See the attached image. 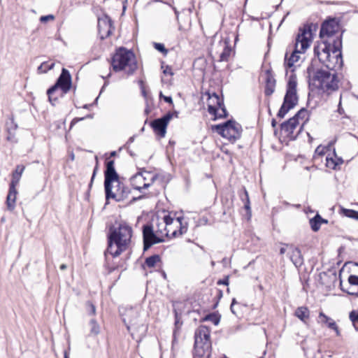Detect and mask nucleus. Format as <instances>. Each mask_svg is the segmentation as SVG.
I'll return each mask as SVG.
<instances>
[{"mask_svg": "<svg viewBox=\"0 0 358 358\" xmlns=\"http://www.w3.org/2000/svg\"><path fill=\"white\" fill-rule=\"evenodd\" d=\"M341 45V39L338 37L336 40H333V43L327 40L315 46L314 53L327 69L336 71L343 65Z\"/></svg>", "mask_w": 358, "mask_h": 358, "instance_id": "obj_1", "label": "nucleus"}, {"mask_svg": "<svg viewBox=\"0 0 358 358\" xmlns=\"http://www.w3.org/2000/svg\"><path fill=\"white\" fill-rule=\"evenodd\" d=\"M104 174L106 200L113 199L120 201L127 199L130 193V190L120 181L119 176L115 169V162L113 160H109L106 162V169Z\"/></svg>", "mask_w": 358, "mask_h": 358, "instance_id": "obj_2", "label": "nucleus"}, {"mask_svg": "<svg viewBox=\"0 0 358 358\" xmlns=\"http://www.w3.org/2000/svg\"><path fill=\"white\" fill-rule=\"evenodd\" d=\"M133 230L127 223H121L117 228H111L108 235L107 252L113 257L119 256L130 245Z\"/></svg>", "mask_w": 358, "mask_h": 358, "instance_id": "obj_3", "label": "nucleus"}, {"mask_svg": "<svg viewBox=\"0 0 358 358\" xmlns=\"http://www.w3.org/2000/svg\"><path fill=\"white\" fill-rule=\"evenodd\" d=\"M314 31H315V26L313 24H305L299 29L294 50L289 56L288 52L285 54V65L286 67L292 68L299 61L301 54L304 53L312 43Z\"/></svg>", "mask_w": 358, "mask_h": 358, "instance_id": "obj_4", "label": "nucleus"}, {"mask_svg": "<svg viewBox=\"0 0 358 358\" xmlns=\"http://www.w3.org/2000/svg\"><path fill=\"white\" fill-rule=\"evenodd\" d=\"M309 83L324 91L336 90L338 87V80L335 71L329 69H315L310 64L307 69Z\"/></svg>", "mask_w": 358, "mask_h": 358, "instance_id": "obj_5", "label": "nucleus"}, {"mask_svg": "<svg viewBox=\"0 0 358 358\" xmlns=\"http://www.w3.org/2000/svg\"><path fill=\"white\" fill-rule=\"evenodd\" d=\"M111 66L117 72L124 71L127 74H133L138 68L135 55L124 48H120L112 57Z\"/></svg>", "mask_w": 358, "mask_h": 358, "instance_id": "obj_6", "label": "nucleus"}, {"mask_svg": "<svg viewBox=\"0 0 358 358\" xmlns=\"http://www.w3.org/2000/svg\"><path fill=\"white\" fill-rule=\"evenodd\" d=\"M210 352V331L206 326H200L194 334V358H209Z\"/></svg>", "mask_w": 358, "mask_h": 358, "instance_id": "obj_7", "label": "nucleus"}, {"mask_svg": "<svg viewBox=\"0 0 358 358\" xmlns=\"http://www.w3.org/2000/svg\"><path fill=\"white\" fill-rule=\"evenodd\" d=\"M183 217H178L173 218L169 215L163 217L162 224L164 225V230H157L162 236L178 237L185 234L187 231V224L182 223Z\"/></svg>", "mask_w": 358, "mask_h": 358, "instance_id": "obj_8", "label": "nucleus"}, {"mask_svg": "<svg viewBox=\"0 0 358 358\" xmlns=\"http://www.w3.org/2000/svg\"><path fill=\"white\" fill-rule=\"evenodd\" d=\"M296 85V77L295 75H292L289 78L287 92L284 97L283 103L278 113V117L280 118L284 117L289 110L297 104Z\"/></svg>", "mask_w": 358, "mask_h": 358, "instance_id": "obj_9", "label": "nucleus"}, {"mask_svg": "<svg viewBox=\"0 0 358 358\" xmlns=\"http://www.w3.org/2000/svg\"><path fill=\"white\" fill-rule=\"evenodd\" d=\"M71 87V76L68 70L66 69H63L62 71V73L58 78L55 84L49 88L47 91V94L48 95V99L52 105H55L56 102L58 100V96H55V94L59 88L61 89V93L59 94L60 96H62L64 94H66Z\"/></svg>", "mask_w": 358, "mask_h": 358, "instance_id": "obj_10", "label": "nucleus"}, {"mask_svg": "<svg viewBox=\"0 0 358 358\" xmlns=\"http://www.w3.org/2000/svg\"><path fill=\"white\" fill-rule=\"evenodd\" d=\"M123 322L131 335H133L134 332H145L146 330L143 320L141 316V308L139 307L127 309L124 313Z\"/></svg>", "mask_w": 358, "mask_h": 358, "instance_id": "obj_11", "label": "nucleus"}, {"mask_svg": "<svg viewBox=\"0 0 358 358\" xmlns=\"http://www.w3.org/2000/svg\"><path fill=\"white\" fill-rule=\"evenodd\" d=\"M215 129L222 137L228 139L231 143L235 142L241 137L242 131L241 126L233 120H229L223 124L215 125Z\"/></svg>", "mask_w": 358, "mask_h": 358, "instance_id": "obj_12", "label": "nucleus"}, {"mask_svg": "<svg viewBox=\"0 0 358 358\" xmlns=\"http://www.w3.org/2000/svg\"><path fill=\"white\" fill-rule=\"evenodd\" d=\"M208 111L215 119L225 117L227 115L223 101L215 93L208 94Z\"/></svg>", "mask_w": 358, "mask_h": 358, "instance_id": "obj_13", "label": "nucleus"}, {"mask_svg": "<svg viewBox=\"0 0 358 358\" xmlns=\"http://www.w3.org/2000/svg\"><path fill=\"white\" fill-rule=\"evenodd\" d=\"M339 29V25L337 21L334 19H331L324 22L322 24L320 31V37L322 41H330L333 43V40H336L337 37L341 39V36L337 34Z\"/></svg>", "mask_w": 358, "mask_h": 358, "instance_id": "obj_14", "label": "nucleus"}, {"mask_svg": "<svg viewBox=\"0 0 358 358\" xmlns=\"http://www.w3.org/2000/svg\"><path fill=\"white\" fill-rule=\"evenodd\" d=\"M143 236L144 250H148L154 244L164 241V237L162 236L160 233H157V230L155 231L153 227L150 224L143 226Z\"/></svg>", "mask_w": 358, "mask_h": 358, "instance_id": "obj_15", "label": "nucleus"}, {"mask_svg": "<svg viewBox=\"0 0 358 358\" xmlns=\"http://www.w3.org/2000/svg\"><path fill=\"white\" fill-rule=\"evenodd\" d=\"M114 29L113 22L109 16L103 14L98 17V33L101 40L110 36Z\"/></svg>", "mask_w": 358, "mask_h": 358, "instance_id": "obj_16", "label": "nucleus"}, {"mask_svg": "<svg viewBox=\"0 0 358 358\" xmlns=\"http://www.w3.org/2000/svg\"><path fill=\"white\" fill-rule=\"evenodd\" d=\"M171 118L172 115L171 113H167L164 117L152 121L151 126L155 133L161 137H164L166 132L167 124Z\"/></svg>", "mask_w": 358, "mask_h": 358, "instance_id": "obj_17", "label": "nucleus"}, {"mask_svg": "<svg viewBox=\"0 0 358 358\" xmlns=\"http://www.w3.org/2000/svg\"><path fill=\"white\" fill-rule=\"evenodd\" d=\"M157 178V174L152 172L143 171L140 173H136L134 178V180H137L138 182L143 181V187H136L137 189H141L142 188L146 189L149 187Z\"/></svg>", "mask_w": 358, "mask_h": 358, "instance_id": "obj_18", "label": "nucleus"}, {"mask_svg": "<svg viewBox=\"0 0 358 358\" xmlns=\"http://www.w3.org/2000/svg\"><path fill=\"white\" fill-rule=\"evenodd\" d=\"M317 322L318 324H320L321 325H326L329 329L334 330L337 336H340L341 335V331L336 322L332 318L325 315L323 312H320L319 313Z\"/></svg>", "mask_w": 358, "mask_h": 358, "instance_id": "obj_19", "label": "nucleus"}, {"mask_svg": "<svg viewBox=\"0 0 358 358\" xmlns=\"http://www.w3.org/2000/svg\"><path fill=\"white\" fill-rule=\"evenodd\" d=\"M288 256L296 267H300L303 264V258L298 248L292 245Z\"/></svg>", "mask_w": 358, "mask_h": 358, "instance_id": "obj_20", "label": "nucleus"}, {"mask_svg": "<svg viewBox=\"0 0 358 358\" xmlns=\"http://www.w3.org/2000/svg\"><path fill=\"white\" fill-rule=\"evenodd\" d=\"M17 191L16 186L10 185L8 194L6 198L7 208L10 211H13L15 207Z\"/></svg>", "mask_w": 358, "mask_h": 358, "instance_id": "obj_21", "label": "nucleus"}, {"mask_svg": "<svg viewBox=\"0 0 358 358\" xmlns=\"http://www.w3.org/2000/svg\"><path fill=\"white\" fill-rule=\"evenodd\" d=\"M266 86L264 93L266 96H271L275 91V79L269 71H266Z\"/></svg>", "mask_w": 358, "mask_h": 358, "instance_id": "obj_22", "label": "nucleus"}, {"mask_svg": "<svg viewBox=\"0 0 358 358\" xmlns=\"http://www.w3.org/2000/svg\"><path fill=\"white\" fill-rule=\"evenodd\" d=\"M298 124L299 122L295 120V118L292 117L281 124V130L284 131L287 136L292 137Z\"/></svg>", "mask_w": 358, "mask_h": 358, "instance_id": "obj_23", "label": "nucleus"}, {"mask_svg": "<svg viewBox=\"0 0 358 358\" xmlns=\"http://www.w3.org/2000/svg\"><path fill=\"white\" fill-rule=\"evenodd\" d=\"M294 315L306 324L310 317V310L306 306H300L296 309Z\"/></svg>", "mask_w": 358, "mask_h": 358, "instance_id": "obj_24", "label": "nucleus"}, {"mask_svg": "<svg viewBox=\"0 0 358 358\" xmlns=\"http://www.w3.org/2000/svg\"><path fill=\"white\" fill-rule=\"evenodd\" d=\"M24 166L23 165H17L16 166L15 170L13 171L12 174V180L10 185L17 186L20 180L21 176L22 175L23 171H24Z\"/></svg>", "mask_w": 358, "mask_h": 358, "instance_id": "obj_25", "label": "nucleus"}, {"mask_svg": "<svg viewBox=\"0 0 358 358\" xmlns=\"http://www.w3.org/2000/svg\"><path fill=\"white\" fill-rule=\"evenodd\" d=\"M310 224L313 231H317L322 224L321 216L317 214L313 218L310 220Z\"/></svg>", "mask_w": 358, "mask_h": 358, "instance_id": "obj_26", "label": "nucleus"}, {"mask_svg": "<svg viewBox=\"0 0 358 358\" xmlns=\"http://www.w3.org/2000/svg\"><path fill=\"white\" fill-rule=\"evenodd\" d=\"M159 262L160 257L158 255H155L145 259V265L148 268H153Z\"/></svg>", "mask_w": 358, "mask_h": 358, "instance_id": "obj_27", "label": "nucleus"}, {"mask_svg": "<svg viewBox=\"0 0 358 358\" xmlns=\"http://www.w3.org/2000/svg\"><path fill=\"white\" fill-rule=\"evenodd\" d=\"M231 52V48L226 44L222 53L220 55L219 62H227L229 60Z\"/></svg>", "mask_w": 358, "mask_h": 358, "instance_id": "obj_28", "label": "nucleus"}, {"mask_svg": "<svg viewBox=\"0 0 358 358\" xmlns=\"http://www.w3.org/2000/svg\"><path fill=\"white\" fill-rule=\"evenodd\" d=\"M17 128V124L15 122L14 120L12 119L10 123H8V132L9 134L7 139L8 141H13L14 138V134H12L13 131H15Z\"/></svg>", "mask_w": 358, "mask_h": 358, "instance_id": "obj_29", "label": "nucleus"}, {"mask_svg": "<svg viewBox=\"0 0 358 358\" xmlns=\"http://www.w3.org/2000/svg\"><path fill=\"white\" fill-rule=\"evenodd\" d=\"M90 335L96 336L100 332V327L95 320H91L90 322Z\"/></svg>", "mask_w": 358, "mask_h": 358, "instance_id": "obj_30", "label": "nucleus"}, {"mask_svg": "<svg viewBox=\"0 0 358 358\" xmlns=\"http://www.w3.org/2000/svg\"><path fill=\"white\" fill-rule=\"evenodd\" d=\"M349 318L352 322V324L356 331H358V311L352 310L350 313Z\"/></svg>", "mask_w": 358, "mask_h": 358, "instance_id": "obj_31", "label": "nucleus"}, {"mask_svg": "<svg viewBox=\"0 0 358 358\" xmlns=\"http://www.w3.org/2000/svg\"><path fill=\"white\" fill-rule=\"evenodd\" d=\"M343 163V160L341 159L340 162H336V159H334L332 158L329 159L327 157V166L329 168L336 169L338 166L341 165Z\"/></svg>", "mask_w": 358, "mask_h": 358, "instance_id": "obj_32", "label": "nucleus"}, {"mask_svg": "<svg viewBox=\"0 0 358 358\" xmlns=\"http://www.w3.org/2000/svg\"><path fill=\"white\" fill-rule=\"evenodd\" d=\"M241 198L245 203V208L247 210H250L249 195L245 189H244L243 195L241 196Z\"/></svg>", "mask_w": 358, "mask_h": 358, "instance_id": "obj_33", "label": "nucleus"}, {"mask_svg": "<svg viewBox=\"0 0 358 358\" xmlns=\"http://www.w3.org/2000/svg\"><path fill=\"white\" fill-rule=\"evenodd\" d=\"M307 110L302 108L292 118H295V120L299 122V119L303 120L307 116Z\"/></svg>", "mask_w": 358, "mask_h": 358, "instance_id": "obj_34", "label": "nucleus"}, {"mask_svg": "<svg viewBox=\"0 0 358 358\" xmlns=\"http://www.w3.org/2000/svg\"><path fill=\"white\" fill-rule=\"evenodd\" d=\"M53 66L54 64L48 66V64L46 62H43L38 66V71L39 73H46L48 70L52 69Z\"/></svg>", "mask_w": 358, "mask_h": 358, "instance_id": "obj_35", "label": "nucleus"}, {"mask_svg": "<svg viewBox=\"0 0 358 358\" xmlns=\"http://www.w3.org/2000/svg\"><path fill=\"white\" fill-rule=\"evenodd\" d=\"M292 245L282 244L280 248V254L284 255L286 253L287 255H289V253L290 252V250L292 249Z\"/></svg>", "mask_w": 358, "mask_h": 358, "instance_id": "obj_36", "label": "nucleus"}, {"mask_svg": "<svg viewBox=\"0 0 358 358\" xmlns=\"http://www.w3.org/2000/svg\"><path fill=\"white\" fill-rule=\"evenodd\" d=\"M345 215L348 217L358 220V211L354 210H345Z\"/></svg>", "mask_w": 358, "mask_h": 358, "instance_id": "obj_37", "label": "nucleus"}, {"mask_svg": "<svg viewBox=\"0 0 358 358\" xmlns=\"http://www.w3.org/2000/svg\"><path fill=\"white\" fill-rule=\"evenodd\" d=\"M154 46L156 50H157L158 51L164 53V55H166L167 53V50L165 48L164 44L162 43H155L154 44Z\"/></svg>", "mask_w": 358, "mask_h": 358, "instance_id": "obj_38", "label": "nucleus"}, {"mask_svg": "<svg viewBox=\"0 0 358 358\" xmlns=\"http://www.w3.org/2000/svg\"><path fill=\"white\" fill-rule=\"evenodd\" d=\"M86 306H87V310L89 311L90 314L95 315L96 308L93 303H92L90 301H87L86 303Z\"/></svg>", "mask_w": 358, "mask_h": 358, "instance_id": "obj_39", "label": "nucleus"}, {"mask_svg": "<svg viewBox=\"0 0 358 358\" xmlns=\"http://www.w3.org/2000/svg\"><path fill=\"white\" fill-rule=\"evenodd\" d=\"M348 282L352 285H358V276L350 275L348 278Z\"/></svg>", "mask_w": 358, "mask_h": 358, "instance_id": "obj_40", "label": "nucleus"}, {"mask_svg": "<svg viewBox=\"0 0 358 358\" xmlns=\"http://www.w3.org/2000/svg\"><path fill=\"white\" fill-rule=\"evenodd\" d=\"M54 19H55V17L52 15H43L40 17V21L41 22H47L48 21L52 20Z\"/></svg>", "mask_w": 358, "mask_h": 358, "instance_id": "obj_41", "label": "nucleus"}, {"mask_svg": "<svg viewBox=\"0 0 358 358\" xmlns=\"http://www.w3.org/2000/svg\"><path fill=\"white\" fill-rule=\"evenodd\" d=\"M96 164L94 169V171H93V174H92V178H91V181H90V187H91V186L92 185V182H93V180H94V178L96 174V172L98 171V159L97 157H96Z\"/></svg>", "mask_w": 358, "mask_h": 358, "instance_id": "obj_42", "label": "nucleus"}, {"mask_svg": "<svg viewBox=\"0 0 358 358\" xmlns=\"http://www.w3.org/2000/svg\"><path fill=\"white\" fill-rule=\"evenodd\" d=\"M159 97L163 99L166 102H167L169 103H173V100L171 96H164V95H163V94L162 92H160V94H159Z\"/></svg>", "mask_w": 358, "mask_h": 358, "instance_id": "obj_43", "label": "nucleus"}, {"mask_svg": "<svg viewBox=\"0 0 358 358\" xmlns=\"http://www.w3.org/2000/svg\"><path fill=\"white\" fill-rule=\"evenodd\" d=\"M325 150V147H323L322 145H319L316 150H315V152L317 154H318L319 155H322L324 154V151Z\"/></svg>", "mask_w": 358, "mask_h": 358, "instance_id": "obj_44", "label": "nucleus"}, {"mask_svg": "<svg viewBox=\"0 0 358 358\" xmlns=\"http://www.w3.org/2000/svg\"><path fill=\"white\" fill-rule=\"evenodd\" d=\"M219 285H229V276H227L223 280H220L217 282Z\"/></svg>", "mask_w": 358, "mask_h": 358, "instance_id": "obj_45", "label": "nucleus"}, {"mask_svg": "<svg viewBox=\"0 0 358 358\" xmlns=\"http://www.w3.org/2000/svg\"><path fill=\"white\" fill-rule=\"evenodd\" d=\"M237 303V301L236 300V299H232V301H231V306H230V309L231 310V312L234 313V314H236L235 310H234V306L235 304Z\"/></svg>", "mask_w": 358, "mask_h": 358, "instance_id": "obj_46", "label": "nucleus"}, {"mask_svg": "<svg viewBox=\"0 0 358 358\" xmlns=\"http://www.w3.org/2000/svg\"><path fill=\"white\" fill-rule=\"evenodd\" d=\"M164 74H169V75H172L173 73L171 71V69L169 67V66H166V69L164 70Z\"/></svg>", "mask_w": 358, "mask_h": 358, "instance_id": "obj_47", "label": "nucleus"}, {"mask_svg": "<svg viewBox=\"0 0 358 358\" xmlns=\"http://www.w3.org/2000/svg\"><path fill=\"white\" fill-rule=\"evenodd\" d=\"M164 225H165L164 224H162V222L161 223H159V224H157L158 228H157V230H159V229H161V230H164Z\"/></svg>", "mask_w": 358, "mask_h": 358, "instance_id": "obj_48", "label": "nucleus"}, {"mask_svg": "<svg viewBox=\"0 0 358 358\" xmlns=\"http://www.w3.org/2000/svg\"><path fill=\"white\" fill-rule=\"evenodd\" d=\"M83 119H84L83 117V118H80V119H78V118L73 119L72 120V122H71V126H72L73 124H75V123L78 122V121L82 120Z\"/></svg>", "mask_w": 358, "mask_h": 358, "instance_id": "obj_49", "label": "nucleus"}, {"mask_svg": "<svg viewBox=\"0 0 358 358\" xmlns=\"http://www.w3.org/2000/svg\"><path fill=\"white\" fill-rule=\"evenodd\" d=\"M66 267H67L66 265L63 264L60 266V269L64 271L66 268Z\"/></svg>", "mask_w": 358, "mask_h": 358, "instance_id": "obj_50", "label": "nucleus"}, {"mask_svg": "<svg viewBox=\"0 0 358 358\" xmlns=\"http://www.w3.org/2000/svg\"><path fill=\"white\" fill-rule=\"evenodd\" d=\"M271 124H272V127H275L276 126L277 122H276L275 120H274V119H273V120H272V122H271Z\"/></svg>", "mask_w": 358, "mask_h": 358, "instance_id": "obj_51", "label": "nucleus"}, {"mask_svg": "<svg viewBox=\"0 0 358 358\" xmlns=\"http://www.w3.org/2000/svg\"><path fill=\"white\" fill-rule=\"evenodd\" d=\"M348 293L349 294H352V295H354V294H355V295H356V296L358 297V292H357V293H354V292H348Z\"/></svg>", "mask_w": 358, "mask_h": 358, "instance_id": "obj_52", "label": "nucleus"}, {"mask_svg": "<svg viewBox=\"0 0 358 358\" xmlns=\"http://www.w3.org/2000/svg\"><path fill=\"white\" fill-rule=\"evenodd\" d=\"M115 155H116V152L115 151H113V152H110V156L111 157L115 156Z\"/></svg>", "mask_w": 358, "mask_h": 358, "instance_id": "obj_53", "label": "nucleus"}, {"mask_svg": "<svg viewBox=\"0 0 358 358\" xmlns=\"http://www.w3.org/2000/svg\"><path fill=\"white\" fill-rule=\"evenodd\" d=\"M327 220H324V219L322 218V223H327Z\"/></svg>", "mask_w": 358, "mask_h": 358, "instance_id": "obj_54", "label": "nucleus"}, {"mask_svg": "<svg viewBox=\"0 0 358 358\" xmlns=\"http://www.w3.org/2000/svg\"><path fill=\"white\" fill-rule=\"evenodd\" d=\"M64 358H69L66 352H65V353H64Z\"/></svg>", "mask_w": 358, "mask_h": 358, "instance_id": "obj_55", "label": "nucleus"}, {"mask_svg": "<svg viewBox=\"0 0 358 358\" xmlns=\"http://www.w3.org/2000/svg\"><path fill=\"white\" fill-rule=\"evenodd\" d=\"M342 111H343V109H342V108H338V112H339V113H341H341H342Z\"/></svg>", "mask_w": 358, "mask_h": 358, "instance_id": "obj_56", "label": "nucleus"}, {"mask_svg": "<svg viewBox=\"0 0 358 358\" xmlns=\"http://www.w3.org/2000/svg\"><path fill=\"white\" fill-rule=\"evenodd\" d=\"M218 113H222V110L220 107H218Z\"/></svg>", "mask_w": 358, "mask_h": 358, "instance_id": "obj_57", "label": "nucleus"}, {"mask_svg": "<svg viewBox=\"0 0 358 358\" xmlns=\"http://www.w3.org/2000/svg\"><path fill=\"white\" fill-rule=\"evenodd\" d=\"M341 159H341V158H337V159H336V162H340V160H341Z\"/></svg>", "mask_w": 358, "mask_h": 358, "instance_id": "obj_58", "label": "nucleus"}, {"mask_svg": "<svg viewBox=\"0 0 358 358\" xmlns=\"http://www.w3.org/2000/svg\"><path fill=\"white\" fill-rule=\"evenodd\" d=\"M214 323H215V324H217V323H218V320H215L214 321Z\"/></svg>", "mask_w": 358, "mask_h": 358, "instance_id": "obj_59", "label": "nucleus"}, {"mask_svg": "<svg viewBox=\"0 0 358 358\" xmlns=\"http://www.w3.org/2000/svg\"><path fill=\"white\" fill-rule=\"evenodd\" d=\"M71 159H72V160H73V159H74V155H73V154L71 156Z\"/></svg>", "mask_w": 358, "mask_h": 358, "instance_id": "obj_60", "label": "nucleus"}, {"mask_svg": "<svg viewBox=\"0 0 358 358\" xmlns=\"http://www.w3.org/2000/svg\"><path fill=\"white\" fill-rule=\"evenodd\" d=\"M145 111L146 113H149L148 108H146Z\"/></svg>", "mask_w": 358, "mask_h": 358, "instance_id": "obj_61", "label": "nucleus"}, {"mask_svg": "<svg viewBox=\"0 0 358 358\" xmlns=\"http://www.w3.org/2000/svg\"><path fill=\"white\" fill-rule=\"evenodd\" d=\"M179 324V322L178 321H176V325Z\"/></svg>", "mask_w": 358, "mask_h": 358, "instance_id": "obj_62", "label": "nucleus"}, {"mask_svg": "<svg viewBox=\"0 0 358 358\" xmlns=\"http://www.w3.org/2000/svg\"><path fill=\"white\" fill-rule=\"evenodd\" d=\"M224 358H227V357H224Z\"/></svg>", "mask_w": 358, "mask_h": 358, "instance_id": "obj_63", "label": "nucleus"}]
</instances>
